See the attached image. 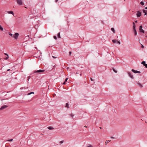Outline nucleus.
Wrapping results in <instances>:
<instances>
[{
	"label": "nucleus",
	"mask_w": 147,
	"mask_h": 147,
	"mask_svg": "<svg viewBox=\"0 0 147 147\" xmlns=\"http://www.w3.org/2000/svg\"><path fill=\"white\" fill-rule=\"evenodd\" d=\"M45 71V70L44 69H40L39 70H35L33 71V73H40L42 72H44Z\"/></svg>",
	"instance_id": "nucleus-1"
},
{
	"label": "nucleus",
	"mask_w": 147,
	"mask_h": 147,
	"mask_svg": "<svg viewBox=\"0 0 147 147\" xmlns=\"http://www.w3.org/2000/svg\"><path fill=\"white\" fill-rule=\"evenodd\" d=\"M19 36V34L18 33H16L13 35V37L15 39H17L18 37Z\"/></svg>",
	"instance_id": "nucleus-2"
},
{
	"label": "nucleus",
	"mask_w": 147,
	"mask_h": 147,
	"mask_svg": "<svg viewBox=\"0 0 147 147\" xmlns=\"http://www.w3.org/2000/svg\"><path fill=\"white\" fill-rule=\"evenodd\" d=\"M142 25L140 26L139 28V31L141 32H142L143 33H144V31L142 29Z\"/></svg>",
	"instance_id": "nucleus-3"
},
{
	"label": "nucleus",
	"mask_w": 147,
	"mask_h": 147,
	"mask_svg": "<svg viewBox=\"0 0 147 147\" xmlns=\"http://www.w3.org/2000/svg\"><path fill=\"white\" fill-rule=\"evenodd\" d=\"M18 4L21 5L22 4V0H16Z\"/></svg>",
	"instance_id": "nucleus-4"
},
{
	"label": "nucleus",
	"mask_w": 147,
	"mask_h": 147,
	"mask_svg": "<svg viewBox=\"0 0 147 147\" xmlns=\"http://www.w3.org/2000/svg\"><path fill=\"white\" fill-rule=\"evenodd\" d=\"M136 15L137 17H139L141 16V13L139 11H138L136 14Z\"/></svg>",
	"instance_id": "nucleus-5"
},
{
	"label": "nucleus",
	"mask_w": 147,
	"mask_h": 147,
	"mask_svg": "<svg viewBox=\"0 0 147 147\" xmlns=\"http://www.w3.org/2000/svg\"><path fill=\"white\" fill-rule=\"evenodd\" d=\"M132 71L134 73H140V72L138 71L137 70H135L134 69H131Z\"/></svg>",
	"instance_id": "nucleus-6"
},
{
	"label": "nucleus",
	"mask_w": 147,
	"mask_h": 147,
	"mask_svg": "<svg viewBox=\"0 0 147 147\" xmlns=\"http://www.w3.org/2000/svg\"><path fill=\"white\" fill-rule=\"evenodd\" d=\"M7 107V106L6 105H4L3 106H2L0 108V110H2L6 108Z\"/></svg>",
	"instance_id": "nucleus-7"
},
{
	"label": "nucleus",
	"mask_w": 147,
	"mask_h": 147,
	"mask_svg": "<svg viewBox=\"0 0 147 147\" xmlns=\"http://www.w3.org/2000/svg\"><path fill=\"white\" fill-rule=\"evenodd\" d=\"M128 74L129 76L132 78L133 79L134 78V77L133 75L131 74L130 72H128Z\"/></svg>",
	"instance_id": "nucleus-8"
},
{
	"label": "nucleus",
	"mask_w": 147,
	"mask_h": 147,
	"mask_svg": "<svg viewBox=\"0 0 147 147\" xmlns=\"http://www.w3.org/2000/svg\"><path fill=\"white\" fill-rule=\"evenodd\" d=\"M7 13L9 14H11L13 15H14V13L12 11H9L7 12Z\"/></svg>",
	"instance_id": "nucleus-9"
},
{
	"label": "nucleus",
	"mask_w": 147,
	"mask_h": 147,
	"mask_svg": "<svg viewBox=\"0 0 147 147\" xmlns=\"http://www.w3.org/2000/svg\"><path fill=\"white\" fill-rule=\"evenodd\" d=\"M143 13H145L144 15H146L147 14V11L146 10H145V9H143Z\"/></svg>",
	"instance_id": "nucleus-10"
},
{
	"label": "nucleus",
	"mask_w": 147,
	"mask_h": 147,
	"mask_svg": "<svg viewBox=\"0 0 147 147\" xmlns=\"http://www.w3.org/2000/svg\"><path fill=\"white\" fill-rule=\"evenodd\" d=\"M111 141V140H106V141L105 142V144L106 145L108 143L110 142Z\"/></svg>",
	"instance_id": "nucleus-11"
},
{
	"label": "nucleus",
	"mask_w": 147,
	"mask_h": 147,
	"mask_svg": "<svg viewBox=\"0 0 147 147\" xmlns=\"http://www.w3.org/2000/svg\"><path fill=\"white\" fill-rule=\"evenodd\" d=\"M48 128L49 130H52L54 129V128L53 127L51 126L48 127Z\"/></svg>",
	"instance_id": "nucleus-12"
},
{
	"label": "nucleus",
	"mask_w": 147,
	"mask_h": 147,
	"mask_svg": "<svg viewBox=\"0 0 147 147\" xmlns=\"http://www.w3.org/2000/svg\"><path fill=\"white\" fill-rule=\"evenodd\" d=\"M117 40H112V42L113 43H116L117 42Z\"/></svg>",
	"instance_id": "nucleus-13"
},
{
	"label": "nucleus",
	"mask_w": 147,
	"mask_h": 147,
	"mask_svg": "<svg viewBox=\"0 0 147 147\" xmlns=\"http://www.w3.org/2000/svg\"><path fill=\"white\" fill-rule=\"evenodd\" d=\"M111 30H112V31L113 32L115 33V30H114V28H111Z\"/></svg>",
	"instance_id": "nucleus-14"
},
{
	"label": "nucleus",
	"mask_w": 147,
	"mask_h": 147,
	"mask_svg": "<svg viewBox=\"0 0 147 147\" xmlns=\"http://www.w3.org/2000/svg\"><path fill=\"white\" fill-rule=\"evenodd\" d=\"M69 105L68 104V103H66V105H65V107L67 108H69Z\"/></svg>",
	"instance_id": "nucleus-15"
},
{
	"label": "nucleus",
	"mask_w": 147,
	"mask_h": 147,
	"mask_svg": "<svg viewBox=\"0 0 147 147\" xmlns=\"http://www.w3.org/2000/svg\"><path fill=\"white\" fill-rule=\"evenodd\" d=\"M133 31L136 30V26L135 25H134L133 27Z\"/></svg>",
	"instance_id": "nucleus-16"
},
{
	"label": "nucleus",
	"mask_w": 147,
	"mask_h": 147,
	"mask_svg": "<svg viewBox=\"0 0 147 147\" xmlns=\"http://www.w3.org/2000/svg\"><path fill=\"white\" fill-rule=\"evenodd\" d=\"M137 84L138 85L140 86L141 87V88H142V85L141 84H140V83H137Z\"/></svg>",
	"instance_id": "nucleus-17"
},
{
	"label": "nucleus",
	"mask_w": 147,
	"mask_h": 147,
	"mask_svg": "<svg viewBox=\"0 0 147 147\" xmlns=\"http://www.w3.org/2000/svg\"><path fill=\"white\" fill-rule=\"evenodd\" d=\"M141 63L144 65L146 64V62L145 61H143Z\"/></svg>",
	"instance_id": "nucleus-18"
},
{
	"label": "nucleus",
	"mask_w": 147,
	"mask_h": 147,
	"mask_svg": "<svg viewBox=\"0 0 147 147\" xmlns=\"http://www.w3.org/2000/svg\"><path fill=\"white\" fill-rule=\"evenodd\" d=\"M0 30H1V31L3 30V28L1 25H0Z\"/></svg>",
	"instance_id": "nucleus-19"
},
{
	"label": "nucleus",
	"mask_w": 147,
	"mask_h": 147,
	"mask_svg": "<svg viewBox=\"0 0 147 147\" xmlns=\"http://www.w3.org/2000/svg\"><path fill=\"white\" fill-rule=\"evenodd\" d=\"M57 36H58V38H61L60 32L58 33V35H57Z\"/></svg>",
	"instance_id": "nucleus-20"
},
{
	"label": "nucleus",
	"mask_w": 147,
	"mask_h": 147,
	"mask_svg": "<svg viewBox=\"0 0 147 147\" xmlns=\"http://www.w3.org/2000/svg\"><path fill=\"white\" fill-rule=\"evenodd\" d=\"M32 94H34V92H30L29 93H28L27 95H30Z\"/></svg>",
	"instance_id": "nucleus-21"
},
{
	"label": "nucleus",
	"mask_w": 147,
	"mask_h": 147,
	"mask_svg": "<svg viewBox=\"0 0 147 147\" xmlns=\"http://www.w3.org/2000/svg\"><path fill=\"white\" fill-rule=\"evenodd\" d=\"M134 34H135V35L136 36L137 35V32L136 31V30H134Z\"/></svg>",
	"instance_id": "nucleus-22"
},
{
	"label": "nucleus",
	"mask_w": 147,
	"mask_h": 147,
	"mask_svg": "<svg viewBox=\"0 0 147 147\" xmlns=\"http://www.w3.org/2000/svg\"><path fill=\"white\" fill-rule=\"evenodd\" d=\"M140 4L141 5H144V3L142 1H141V2H140Z\"/></svg>",
	"instance_id": "nucleus-23"
},
{
	"label": "nucleus",
	"mask_w": 147,
	"mask_h": 147,
	"mask_svg": "<svg viewBox=\"0 0 147 147\" xmlns=\"http://www.w3.org/2000/svg\"><path fill=\"white\" fill-rule=\"evenodd\" d=\"M86 147H93V146L89 144L88 146Z\"/></svg>",
	"instance_id": "nucleus-24"
},
{
	"label": "nucleus",
	"mask_w": 147,
	"mask_h": 147,
	"mask_svg": "<svg viewBox=\"0 0 147 147\" xmlns=\"http://www.w3.org/2000/svg\"><path fill=\"white\" fill-rule=\"evenodd\" d=\"M13 139H11L8 140L7 141L11 142V141H13Z\"/></svg>",
	"instance_id": "nucleus-25"
},
{
	"label": "nucleus",
	"mask_w": 147,
	"mask_h": 147,
	"mask_svg": "<svg viewBox=\"0 0 147 147\" xmlns=\"http://www.w3.org/2000/svg\"><path fill=\"white\" fill-rule=\"evenodd\" d=\"M63 142V141L62 140L59 143L60 144H62Z\"/></svg>",
	"instance_id": "nucleus-26"
},
{
	"label": "nucleus",
	"mask_w": 147,
	"mask_h": 147,
	"mask_svg": "<svg viewBox=\"0 0 147 147\" xmlns=\"http://www.w3.org/2000/svg\"><path fill=\"white\" fill-rule=\"evenodd\" d=\"M53 38L55 40H56L57 39V37L55 36H53Z\"/></svg>",
	"instance_id": "nucleus-27"
},
{
	"label": "nucleus",
	"mask_w": 147,
	"mask_h": 147,
	"mask_svg": "<svg viewBox=\"0 0 147 147\" xmlns=\"http://www.w3.org/2000/svg\"><path fill=\"white\" fill-rule=\"evenodd\" d=\"M9 35L10 36H13V34H11V33H9Z\"/></svg>",
	"instance_id": "nucleus-28"
},
{
	"label": "nucleus",
	"mask_w": 147,
	"mask_h": 147,
	"mask_svg": "<svg viewBox=\"0 0 147 147\" xmlns=\"http://www.w3.org/2000/svg\"><path fill=\"white\" fill-rule=\"evenodd\" d=\"M144 66L147 68V64L146 63Z\"/></svg>",
	"instance_id": "nucleus-29"
},
{
	"label": "nucleus",
	"mask_w": 147,
	"mask_h": 147,
	"mask_svg": "<svg viewBox=\"0 0 147 147\" xmlns=\"http://www.w3.org/2000/svg\"><path fill=\"white\" fill-rule=\"evenodd\" d=\"M30 76H28V80L29 81V80L30 79Z\"/></svg>",
	"instance_id": "nucleus-30"
},
{
	"label": "nucleus",
	"mask_w": 147,
	"mask_h": 147,
	"mask_svg": "<svg viewBox=\"0 0 147 147\" xmlns=\"http://www.w3.org/2000/svg\"><path fill=\"white\" fill-rule=\"evenodd\" d=\"M68 79V78H67L65 79V82H66L67 81V80Z\"/></svg>",
	"instance_id": "nucleus-31"
},
{
	"label": "nucleus",
	"mask_w": 147,
	"mask_h": 147,
	"mask_svg": "<svg viewBox=\"0 0 147 147\" xmlns=\"http://www.w3.org/2000/svg\"><path fill=\"white\" fill-rule=\"evenodd\" d=\"M113 69L115 72L116 73L117 72V71L116 70H115L114 69Z\"/></svg>",
	"instance_id": "nucleus-32"
},
{
	"label": "nucleus",
	"mask_w": 147,
	"mask_h": 147,
	"mask_svg": "<svg viewBox=\"0 0 147 147\" xmlns=\"http://www.w3.org/2000/svg\"><path fill=\"white\" fill-rule=\"evenodd\" d=\"M117 42L119 44H120V42H119V41H117Z\"/></svg>",
	"instance_id": "nucleus-33"
},
{
	"label": "nucleus",
	"mask_w": 147,
	"mask_h": 147,
	"mask_svg": "<svg viewBox=\"0 0 147 147\" xmlns=\"http://www.w3.org/2000/svg\"><path fill=\"white\" fill-rule=\"evenodd\" d=\"M69 55H70L71 54V51H69Z\"/></svg>",
	"instance_id": "nucleus-34"
},
{
	"label": "nucleus",
	"mask_w": 147,
	"mask_h": 147,
	"mask_svg": "<svg viewBox=\"0 0 147 147\" xmlns=\"http://www.w3.org/2000/svg\"><path fill=\"white\" fill-rule=\"evenodd\" d=\"M141 47L142 48H144V47L143 45H142L141 46Z\"/></svg>",
	"instance_id": "nucleus-35"
},
{
	"label": "nucleus",
	"mask_w": 147,
	"mask_h": 147,
	"mask_svg": "<svg viewBox=\"0 0 147 147\" xmlns=\"http://www.w3.org/2000/svg\"><path fill=\"white\" fill-rule=\"evenodd\" d=\"M52 57H53V58H54V59L56 58H57V57H55L54 56H52Z\"/></svg>",
	"instance_id": "nucleus-36"
},
{
	"label": "nucleus",
	"mask_w": 147,
	"mask_h": 147,
	"mask_svg": "<svg viewBox=\"0 0 147 147\" xmlns=\"http://www.w3.org/2000/svg\"><path fill=\"white\" fill-rule=\"evenodd\" d=\"M133 26H134V25H135V23H134V22H133Z\"/></svg>",
	"instance_id": "nucleus-37"
},
{
	"label": "nucleus",
	"mask_w": 147,
	"mask_h": 147,
	"mask_svg": "<svg viewBox=\"0 0 147 147\" xmlns=\"http://www.w3.org/2000/svg\"><path fill=\"white\" fill-rule=\"evenodd\" d=\"M58 0H55V2H57L58 1Z\"/></svg>",
	"instance_id": "nucleus-38"
},
{
	"label": "nucleus",
	"mask_w": 147,
	"mask_h": 147,
	"mask_svg": "<svg viewBox=\"0 0 147 147\" xmlns=\"http://www.w3.org/2000/svg\"><path fill=\"white\" fill-rule=\"evenodd\" d=\"M90 80L91 81H92L93 80L92 79V78H90Z\"/></svg>",
	"instance_id": "nucleus-39"
},
{
	"label": "nucleus",
	"mask_w": 147,
	"mask_h": 147,
	"mask_svg": "<svg viewBox=\"0 0 147 147\" xmlns=\"http://www.w3.org/2000/svg\"><path fill=\"white\" fill-rule=\"evenodd\" d=\"M66 82H64L63 83V84H65Z\"/></svg>",
	"instance_id": "nucleus-40"
},
{
	"label": "nucleus",
	"mask_w": 147,
	"mask_h": 147,
	"mask_svg": "<svg viewBox=\"0 0 147 147\" xmlns=\"http://www.w3.org/2000/svg\"><path fill=\"white\" fill-rule=\"evenodd\" d=\"M8 58V56L7 57H6V58L5 59H7Z\"/></svg>",
	"instance_id": "nucleus-41"
},
{
	"label": "nucleus",
	"mask_w": 147,
	"mask_h": 147,
	"mask_svg": "<svg viewBox=\"0 0 147 147\" xmlns=\"http://www.w3.org/2000/svg\"><path fill=\"white\" fill-rule=\"evenodd\" d=\"M5 55H7V56H8V55L7 54H6V53H5Z\"/></svg>",
	"instance_id": "nucleus-42"
},
{
	"label": "nucleus",
	"mask_w": 147,
	"mask_h": 147,
	"mask_svg": "<svg viewBox=\"0 0 147 147\" xmlns=\"http://www.w3.org/2000/svg\"><path fill=\"white\" fill-rule=\"evenodd\" d=\"M111 138H114V137H111Z\"/></svg>",
	"instance_id": "nucleus-43"
},
{
	"label": "nucleus",
	"mask_w": 147,
	"mask_h": 147,
	"mask_svg": "<svg viewBox=\"0 0 147 147\" xmlns=\"http://www.w3.org/2000/svg\"><path fill=\"white\" fill-rule=\"evenodd\" d=\"M10 70V69H8L7 70V71H9Z\"/></svg>",
	"instance_id": "nucleus-44"
},
{
	"label": "nucleus",
	"mask_w": 147,
	"mask_h": 147,
	"mask_svg": "<svg viewBox=\"0 0 147 147\" xmlns=\"http://www.w3.org/2000/svg\"><path fill=\"white\" fill-rule=\"evenodd\" d=\"M145 9H147V7H145Z\"/></svg>",
	"instance_id": "nucleus-45"
},
{
	"label": "nucleus",
	"mask_w": 147,
	"mask_h": 147,
	"mask_svg": "<svg viewBox=\"0 0 147 147\" xmlns=\"http://www.w3.org/2000/svg\"><path fill=\"white\" fill-rule=\"evenodd\" d=\"M82 74H80V76H82Z\"/></svg>",
	"instance_id": "nucleus-46"
},
{
	"label": "nucleus",
	"mask_w": 147,
	"mask_h": 147,
	"mask_svg": "<svg viewBox=\"0 0 147 147\" xmlns=\"http://www.w3.org/2000/svg\"><path fill=\"white\" fill-rule=\"evenodd\" d=\"M100 129H101V127H100Z\"/></svg>",
	"instance_id": "nucleus-47"
},
{
	"label": "nucleus",
	"mask_w": 147,
	"mask_h": 147,
	"mask_svg": "<svg viewBox=\"0 0 147 147\" xmlns=\"http://www.w3.org/2000/svg\"><path fill=\"white\" fill-rule=\"evenodd\" d=\"M1 58H0V60H1Z\"/></svg>",
	"instance_id": "nucleus-48"
},
{
	"label": "nucleus",
	"mask_w": 147,
	"mask_h": 147,
	"mask_svg": "<svg viewBox=\"0 0 147 147\" xmlns=\"http://www.w3.org/2000/svg\"><path fill=\"white\" fill-rule=\"evenodd\" d=\"M76 74H78V73L77 72V73H76Z\"/></svg>",
	"instance_id": "nucleus-49"
},
{
	"label": "nucleus",
	"mask_w": 147,
	"mask_h": 147,
	"mask_svg": "<svg viewBox=\"0 0 147 147\" xmlns=\"http://www.w3.org/2000/svg\"><path fill=\"white\" fill-rule=\"evenodd\" d=\"M72 115V116H74V115Z\"/></svg>",
	"instance_id": "nucleus-50"
},
{
	"label": "nucleus",
	"mask_w": 147,
	"mask_h": 147,
	"mask_svg": "<svg viewBox=\"0 0 147 147\" xmlns=\"http://www.w3.org/2000/svg\"><path fill=\"white\" fill-rule=\"evenodd\" d=\"M118 36H117V38H118Z\"/></svg>",
	"instance_id": "nucleus-51"
}]
</instances>
